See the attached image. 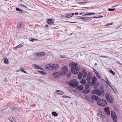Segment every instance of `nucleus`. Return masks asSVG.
<instances>
[{
  "label": "nucleus",
  "instance_id": "35",
  "mask_svg": "<svg viewBox=\"0 0 122 122\" xmlns=\"http://www.w3.org/2000/svg\"><path fill=\"white\" fill-rule=\"evenodd\" d=\"M52 114L53 116H54L56 117L58 116L57 114L55 112H52Z\"/></svg>",
  "mask_w": 122,
  "mask_h": 122
},
{
  "label": "nucleus",
  "instance_id": "50",
  "mask_svg": "<svg viewBox=\"0 0 122 122\" xmlns=\"http://www.w3.org/2000/svg\"><path fill=\"white\" fill-rule=\"evenodd\" d=\"M62 97L64 98H68L69 97L66 96H64L63 95L62 96Z\"/></svg>",
  "mask_w": 122,
  "mask_h": 122
},
{
  "label": "nucleus",
  "instance_id": "9",
  "mask_svg": "<svg viewBox=\"0 0 122 122\" xmlns=\"http://www.w3.org/2000/svg\"><path fill=\"white\" fill-rule=\"evenodd\" d=\"M52 75L54 78H56L58 76H61L59 72H55L52 74Z\"/></svg>",
  "mask_w": 122,
  "mask_h": 122
},
{
  "label": "nucleus",
  "instance_id": "49",
  "mask_svg": "<svg viewBox=\"0 0 122 122\" xmlns=\"http://www.w3.org/2000/svg\"><path fill=\"white\" fill-rule=\"evenodd\" d=\"M36 40V39L33 38L31 39H30L29 40L33 42L34 41V40Z\"/></svg>",
  "mask_w": 122,
  "mask_h": 122
},
{
  "label": "nucleus",
  "instance_id": "43",
  "mask_svg": "<svg viewBox=\"0 0 122 122\" xmlns=\"http://www.w3.org/2000/svg\"><path fill=\"white\" fill-rule=\"evenodd\" d=\"M113 24V22L109 23L106 24L105 25V26H109V25H112Z\"/></svg>",
  "mask_w": 122,
  "mask_h": 122
},
{
  "label": "nucleus",
  "instance_id": "55",
  "mask_svg": "<svg viewBox=\"0 0 122 122\" xmlns=\"http://www.w3.org/2000/svg\"><path fill=\"white\" fill-rule=\"evenodd\" d=\"M75 14L76 15H77L78 14V12H76L75 13Z\"/></svg>",
  "mask_w": 122,
  "mask_h": 122
},
{
  "label": "nucleus",
  "instance_id": "42",
  "mask_svg": "<svg viewBox=\"0 0 122 122\" xmlns=\"http://www.w3.org/2000/svg\"><path fill=\"white\" fill-rule=\"evenodd\" d=\"M107 83L108 85L110 86V87L111 86H112L113 85L110 82H108L107 81Z\"/></svg>",
  "mask_w": 122,
  "mask_h": 122
},
{
  "label": "nucleus",
  "instance_id": "48",
  "mask_svg": "<svg viewBox=\"0 0 122 122\" xmlns=\"http://www.w3.org/2000/svg\"><path fill=\"white\" fill-rule=\"evenodd\" d=\"M93 71L96 74H96H97L98 73L97 71L94 69H93Z\"/></svg>",
  "mask_w": 122,
  "mask_h": 122
},
{
  "label": "nucleus",
  "instance_id": "23",
  "mask_svg": "<svg viewBox=\"0 0 122 122\" xmlns=\"http://www.w3.org/2000/svg\"><path fill=\"white\" fill-rule=\"evenodd\" d=\"M82 73L83 77L84 78L86 77V76L87 74V72L85 70H83L82 72Z\"/></svg>",
  "mask_w": 122,
  "mask_h": 122
},
{
  "label": "nucleus",
  "instance_id": "19",
  "mask_svg": "<svg viewBox=\"0 0 122 122\" xmlns=\"http://www.w3.org/2000/svg\"><path fill=\"white\" fill-rule=\"evenodd\" d=\"M74 14V13H69L66 15V16L67 18H70Z\"/></svg>",
  "mask_w": 122,
  "mask_h": 122
},
{
  "label": "nucleus",
  "instance_id": "33",
  "mask_svg": "<svg viewBox=\"0 0 122 122\" xmlns=\"http://www.w3.org/2000/svg\"><path fill=\"white\" fill-rule=\"evenodd\" d=\"M1 112L3 113H6V108L4 109H2L1 110Z\"/></svg>",
  "mask_w": 122,
  "mask_h": 122
},
{
  "label": "nucleus",
  "instance_id": "12",
  "mask_svg": "<svg viewBox=\"0 0 122 122\" xmlns=\"http://www.w3.org/2000/svg\"><path fill=\"white\" fill-rule=\"evenodd\" d=\"M92 78V75L90 73H89L87 75L86 80L88 81H90Z\"/></svg>",
  "mask_w": 122,
  "mask_h": 122
},
{
  "label": "nucleus",
  "instance_id": "52",
  "mask_svg": "<svg viewBox=\"0 0 122 122\" xmlns=\"http://www.w3.org/2000/svg\"><path fill=\"white\" fill-rule=\"evenodd\" d=\"M111 89L113 90L115 88V87L113 86H111Z\"/></svg>",
  "mask_w": 122,
  "mask_h": 122
},
{
  "label": "nucleus",
  "instance_id": "10",
  "mask_svg": "<svg viewBox=\"0 0 122 122\" xmlns=\"http://www.w3.org/2000/svg\"><path fill=\"white\" fill-rule=\"evenodd\" d=\"M91 18V17H81L80 19L83 20L84 21H90Z\"/></svg>",
  "mask_w": 122,
  "mask_h": 122
},
{
  "label": "nucleus",
  "instance_id": "6",
  "mask_svg": "<svg viewBox=\"0 0 122 122\" xmlns=\"http://www.w3.org/2000/svg\"><path fill=\"white\" fill-rule=\"evenodd\" d=\"M103 93V91L95 90H93L92 93V94H96L98 96H100Z\"/></svg>",
  "mask_w": 122,
  "mask_h": 122
},
{
  "label": "nucleus",
  "instance_id": "21",
  "mask_svg": "<svg viewBox=\"0 0 122 122\" xmlns=\"http://www.w3.org/2000/svg\"><path fill=\"white\" fill-rule=\"evenodd\" d=\"M85 89L83 90L82 92L84 94H87L89 93L90 90L88 88H85Z\"/></svg>",
  "mask_w": 122,
  "mask_h": 122
},
{
  "label": "nucleus",
  "instance_id": "64",
  "mask_svg": "<svg viewBox=\"0 0 122 122\" xmlns=\"http://www.w3.org/2000/svg\"><path fill=\"white\" fill-rule=\"evenodd\" d=\"M16 71L17 72H19V71H18V70H17V71Z\"/></svg>",
  "mask_w": 122,
  "mask_h": 122
},
{
  "label": "nucleus",
  "instance_id": "3",
  "mask_svg": "<svg viewBox=\"0 0 122 122\" xmlns=\"http://www.w3.org/2000/svg\"><path fill=\"white\" fill-rule=\"evenodd\" d=\"M97 104L101 106L106 107L107 105V103L104 99H100L97 102Z\"/></svg>",
  "mask_w": 122,
  "mask_h": 122
},
{
  "label": "nucleus",
  "instance_id": "58",
  "mask_svg": "<svg viewBox=\"0 0 122 122\" xmlns=\"http://www.w3.org/2000/svg\"><path fill=\"white\" fill-rule=\"evenodd\" d=\"M102 81L103 82H104V81H105V80L104 79H102Z\"/></svg>",
  "mask_w": 122,
  "mask_h": 122
},
{
  "label": "nucleus",
  "instance_id": "60",
  "mask_svg": "<svg viewBox=\"0 0 122 122\" xmlns=\"http://www.w3.org/2000/svg\"><path fill=\"white\" fill-rule=\"evenodd\" d=\"M45 26L46 27H48V26L47 25H46Z\"/></svg>",
  "mask_w": 122,
  "mask_h": 122
},
{
  "label": "nucleus",
  "instance_id": "22",
  "mask_svg": "<svg viewBox=\"0 0 122 122\" xmlns=\"http://www.w3.org/2000/svg\"><path fill=\"white\" fill-rule=\"evenodd\" d=\"M11 107H8L6 108V112L7 113H8L10 112H11Z\"/></svg>",
  "mask_w": 122,
  "mask_h": 122
},
{
  "label": "nucleus",
  "instance_id": "28",
  "mask_svg": "<svg viewBox=\"0 0 122 122\" xmlns=\"http://www.w3.org/2000/svg\"><path fill=\"white\" fill-rule=\"evenodd\" d=\"M77 88L79 90H83L84 88V87L82 85H80Z\"/></svg>",
  "mask_w": 122,
  "mask_h": 122
},
{
  "label": "nucleus",
  "instance_id": "54",
  "mask_svg": "<svg viewBox=\"0 0 122 122\" xmlns=\"http://www.w3.org/2000/svg\"><path fill=\"white\" fill-rule=\"evenodd\" d=\"M69 22L72 23H77V22Z\"/></svg>",
  "mask_w": 122,
  "mask_h": 122
},
{
  "label": "nucleus",
  "instance_id": "25",
  "mask_svg": "<svg viewBox=\"0 0 122 122\" xmlns=\"http://www.w3.org/2000/svg\"><path fill=\"white\" fill-rule=\"evenodd\" d=\"M8 119L13 122H14L15 121V119L12 117H10L8 118Z\"/></svg>",
  "mask_w": 122,
  "mask_h": 122
},
{
  "label": "nucleus",
  "instance_id": "27",
  "mask_svg": "<svg viewBox=\"0 0 122 122\" xmlns=\"http://www.w3.org/2000/svg\"><path fill=\"white\" fill-rule=\"evenodd\" d=\"M81 83L83 85H85L86 83L85 80L84 78L82 79L81 81Z\"/></svg>",
  "mask_w": 122,
  "mask_h": 122
},
{
  "label": "nucleus",
  "instance_id": "1",
  "mask_svg": "<svg viewBox=\"0 0 122 122\" xmlns=\"http://www.w3.org/2000/svg\"><path fill=\"white\" fill-rule=\"evenodd\" d=\"M71 65L72 66L71 71L72 73L75 74H77L79 72L78 66L77 64L73 62L72 63Z\"/></svg>",
  "mask_w": 122,
  "mask_h": 122
},
{
  "label": "nucleus",
  "instance_id": "26",
  "mask_svg": "<svg viewBox=\"0 0 122 122\" xmlns=\"http://www.w3.org/2000/svg\"><path fill=\"white\" fill-rule=\"evenodd\" d=\"M86 99L89 102L91 103H93V101L92 100L91 98L89 97H87L86 98Z\"/></svg>",
  "mask_w": 122,
  "mask_h": 122
},
{
  "label": "nucleus",
  "instance_id": "32",
  "mask_svg": "<svg viewBox=\"0 0 122 122\" xmlns=\"http://www.w3.org/2000/svg\"><path fill=\"white\" fill-rule=\"evenodd\" d=\"M95 14V13H86L84 15H93Z\"/></svg>",
  "mask_w": 122,
  "mask_h": 122
},
{
  "label": "nucleus",
  "instance_id": "59",
  "mask_svg": "<svg viewBox=\"0 0 122 122\" xmlns=\"http://www.w3.org/2000/svg\"><path fill=\"white\" fill-rule=\"evenodd\" d=\"M22 5V6H23V7H26L25 6H24V5Z\"/></svg>",
  "mask_w": 122,
  "mask_h": 122
},
{
  "label": "nucleus",
  "instance_id": "5",
  "mask_svg": "<svg viewBox=\"0 0 122 122\" xmlns=\"http://www.w3.org/2000/svg\"><path fill=\"white\" fill-rule=\"evenodd\" d=\"M106 99L108 101L111 103H113V98L108 93H106Z\"/></svg>",
  "mask_w": 122,
  "mask_h": 122
},
{
  "label": "nucleus",
  "instance_id": "39",
  "mask_svg": "<svg viewBox=\"0 0 122 122\" xmlns=\"http://www.w3.org/2000/svg\"><path fill=\"white\" fill-rule=\"evenodd\" d=\"M16 11H19L20 12H22L23 11L19 9L18 8L16 7L15 8Z\"/></svg>",
  "mask_w": 122,
  "mask_h": 122
},
{
  "label": "nucleus",
  "instance_id": "18",
  "mask_svg": "<svg viewBox=\"0 0 122 122\" xmlns=\"http://www.w3.org/2000/svg\"><path fill=\"white\" fill-rule=\"evenodd\" d=\"M94 100H97L99 99V97L96 95H93L91 97Z\"/></svg>",
  "mask_w": 122,
  "mask_h": 122
},
{
  "label": "nucleus",
  "instance_id": "17",
  "mask_svg": "<svg viewBox=\"0 0 122 122\" xmlns=\"http://www.w3.org/2000/svg\"><path fill=\"white\" fill-rule=\"evenodd\" d=\"M56 93L59 95H61L64 94V92L60 90H57L56 91Z\"/></svg>",
  "mask_w": 122,
  "mask_h": 122
},
{
  "label": "nucleus",
  "instance_id": "24",
  "mask_svg": "<svg viewBox=\"0 0 122 122\" xmlns=\"http://www.w3.org/2000/svg\"><path fill=\"white\" fill-rule=\"evenodd\" d=\"M91 83L89 82H87L86 84L85 87V88H88L91 86Z\"/></svg>",
  "mask_w": 122,
  "mask_h": 122
},
{
  "label": "nucleus",
  "instance_id": "41",
  "mask_svg": "<svg viewBox=\"0 0 122 122\" xmlns=\"http://www.w3.org/2000/svg\"><path fill=\"white\" fill-rule=\"evenodd\" d=\"M21 24L20 22H19L17 23V27L18 28H19L21 26Z\"/></svg>",
  "mask_w": 122,
  "mask_h": 122
},
{
  "label": "nucleus",
  "instance_id": "14",
  "mask_svg": "<svg viewBox=\"0 0 122 122\" xmlns=\"http://www.w3.org/2000/svg\"><path fill=\"white\" fill-rule=\"evenodd\" d=\"M97 78L95 76H94L92 82V85L93 86L95 83L97 81Z\"/></svg>",
  "mask_w": 122,
  "mask_h": 122
},
{
  "label": "nucleus",
  "instance_id": "63",
  "mask_svg": "<svg viewBox=\"0 0 122 122\" xmlns=\"http://www.w3.org/2000/svg\"><path fill=\"white\" fill-rule=\"evenodd\" d=\"M103 17V16H101V17Z\"/></svg>",
  "mask_w": 122,
  "mask_h": 122
},
{
  "label": "nucleus",
  "instance_id": "46",
  "mask_svg": "<svg viewBox=\"0 0 122 122\" xmlns=\"http://www.w3.org/2000/svg\"><path fill=\"white\" fill-rule=\"evenodd\" d=\"M71 75V72L69 73L66 76L67 77L69 78Z\"/></svg>",
  "mask_w": 122,
  "mask_h": 122
},
{
  "label": "nucleus",
  "instance_id": "57",
  "mask_svg": "<svg viewBox=\"0 0 122 122\" xmlns=\"http://www.w3.org/2000/svg\"><path fill=\"white\" fill-rule=\"evenodd\" d=\"M17 48V46L16 47H15L14 48V49H16Z\"/></svg>",
  "mask_w": 122,
  "mask_h": 122
},
{
  "label": "nucleus",
  "instance_id": "11",
  "mask_svg": "<svg viewBox=\"0 0 122 122\" xmlns=\"http://www.w3.org/2000/svg\"><path fill=\"white\" fill-rule=\"evenodd\" d=\"M44 53L41 52H37L35 54V55L37 56H44Z\"/></svg>",
  "mask_w": 122,
  "mask_h": 122
},
{
  "label": "nucleus",
  "instance_id": "56",
  "mask_svg": "<svg viewBox=\"0 0 122 122\" xmlns=\"http://www.w3.org/2000/svg\"><path fill=\"white\" fill-rule=\"evenodd\" d=\"M97 86H98L97 85H96L95 86V87H96V88H97Z\"/></svg>",
  "mask_w": 122,
  "mask_h": 122
},
{
  "label": "nucleus",
  "instance_id": "30",
  "mask_svg": "<svg viewBox=\"0 0 122 122\" xmlns=\"http://www.w3.org/2000/svg\"><path fill=\"white\" fill-rule=\"evenodd\" d=\"M78 78L80 79H81L82 77V74L80 72L78 75Z\"/></svg>",
  "mask_w": 122,
  "mask_h": 122
},
{
  "label": "nucleus",
  "instance_id": "31",
  "mask_svg": "<svg viewBox=\"0 0 122 122\" xmlns=\"http://www.w3.org/2000/svg\"><path fill=\"white\" fill-rule=\"evenodd\" d=\"M19 71H21L25 73H26V71L24 70V69L22 67H20V69Z\"/></svg>",
  "mask_w": 122,
  "mask_h": 122
},
{
  "label": "nucleus",
  "instance_id": "15",
  "mask_svg": "<svg viewBox=\"0 0 122 122\" xmlns=\"http://www.w3.org/2000/svg\"><path fill=\"white\" fill-rule=\"evenodd\" d=\"M53 70H55L58 69L59 68V66L57 64H53Z\"/></svg>",
  "mask_w": 122,
  "mask_h": 122
},
{
  "label": "nucleus",
  "instance_id": "51",
  "mask_svg": "<svg viewBox=\"0 0 122 122\" xmlns=\"http://www.w3.org/2000/svg\"><path fill=\"white\" fill-rule=\"evenodd\" d=\"M100 17H96V16H94V17H93V18H100Z\"/></svg>",
  "mask_w": 122,
  "mask_h": 122
},
{
  "label": "nucleus",
  "instance_id": "47",
  "mask_svg": "<svg viewBox=\"0 0 122 122\" xmlns=\"http://www.w3.org/2000/svg\"><path fill=\"white\" fill-rule=\"evenodd\" d=\"M113 90L115 93H117V89L115 88Z\"/></svg>",
  "mask_w": 122,
  "mask_h": 122
},
{
  "label": "nucleus",
  "instance_id": "36",
  "mask_svg": "<svg viewBox=\"0 0 122 122\" xmlns=\"http://www.w3.org/2000/svg\"><path fill=\"white\" fill-rule=\"evenodd\" d=\"M4 62L5 64H8V60L7 58H5L4 59Z\"/></svg>",
  "mask_w": 122,
  "mask_h": 122
},
{
  "label": "nucleus",
  "instance_id": "53",
  "mask_svg": "<svg viewBox=\"0 0 122 122\" xmlns=\"http://www.w3.org/2000/svg\"><path fill=\"white\" fill-rule=\"evenodd\" d=\"M105 79L106 81V82H107V81H108V82H109V81L108 80V79H107V78L106 77V78H105Z\"/></svg>",
  "mask_w": 122,
  "mask_h": 122
},
{
  "label": "nucleus",
  "instance_id": "34",
  "mask_svg": "<svg viewBox=\"0 0 122 122\" xmlns=\"http://www.w3.org/2000/svg\"><path fill=\"white\" fill-rule=\"evenodd\" d=\"M39 73L42 75H44L46 74L45 72L44 71H38Z\"/></svg>",
  "mask_w": 122,
  "mask_h": 122
},
{
  "label": "nucleus",
  "instance_id": "7",
  "mask_svg": "<svg viewBox=\"0 0 122 122\" xmlns=\"http://www.w3.org/2000/svg\"><path fill=\"white\" fill-rule=\"evenodd\" d=\"M111 115L112 119L115 122H117V117L115 112L113 111H111Z\"/></svg>",
  "mask_w": 122,
  "mask_h": 122
},
{
  "label": "nucleus",
  "instance_id": "8",
  "mask_svg": "<svg viewBox=\"0 0 122 122\" xmlns=\"http://www.w3.org/2000/svg\"><path fill=\"white\" fill-rule=\"evenodd\" d=\"M46 69L48 70H53V65L52 64H49L45 66Z\"/></svg>",
  "mask_w": 122,
  "mask_h": 122
},
{
  "label": "nucleus",
  "instance_id": "45",
  "mask_svg": "<svg viewBox=\"0 0 122 122\" xmlns=\"http://www.w3.org/2000/svg\"><path fill=\"white\" fill-rule=\"evenodd\" d=\"M22 46L23 45H22L19 44L17 46V48H19L22 47Z\"/></svg>",
  "mask_w": 122,
  "mask_h": 122
},
{
  "label": "nucleus",
  "instance_id": "44",
  "mask_svg": "<svg viewBox=\"0 0 122 122\" xmlns=\"http://www.w3.org/2000/svg\"><path fill=\"white\" fill-rule=\"evenodd\" d=\"M115 9L114 8L113 9H110L109 8L108 9V10L109 11H113L115 10Z\"/></svg>",
  "mask_w": 122,
  "mask_h": 122
},
{
  "label": "nucleus",
  "instance_id": "2",
  "mask_svg": "<svg viewBox=\"0 0 122 122\" xmlns=\"http://www.w3.org/2000/svg\"><path fill=\"white\" fill-rule=\"evenodd\" d=\"M79 83L75 79L71 80L69 82L70 86L72 87H75L78 85Z\"/></svg>",
  "mask_w": 122,
  "mask_h": 122
},
{
  "label": "nucleus",
  "instance_id": "62",
  "mask_svg": "<svg viewBox=\"0 0 122 122\" xmlns=\"http://www.w3.org/2000/svg\"><path fill=\"white\" fill-rule=\"evenodd\" d=\"M95 65L96 66V65H97V63H96L95 64Z\"/></svg>",
  "mask_w": 122,
  "mask_h": 122
},
{
  "label": "nucleus",
  "instance_id": "16",
  "mask_svg": "<svg viewBox=\"0 0 122 122\" xmlns=\"http://www.w3.org/2000/svg\"><path fill=\"white\" fill-rule=\"evenodd\" d=\"M32 66L35 68H37L42 70V68H41L39 66L36 64H34Z\"/></svg>",
  "mask_w": 122,
  "mask_h": 122
},
{
  "label": "nucleus",
  "instance_id": "40",
  "mask_svg": "<svg viewBox=\"0 0 122 122\" xmlns=\"http://www.w3.org/2000/svg\"><path fill=\"white\" fill-rule=\"evenodd\" d=\"M110 72L114 75H115V72L113 71L112 70H110L109 71Z\"/></svg>",
  "mask_w": 122,
  "mask_h": 122
},
{
  "label": "nucleus",
  "instance_id": "13",
  "mask_svg": "<svg viewBox=\"0 0 122 122\" xmlns=\"http://www.w3.org/2000/svg\"><path fill=\"white\" fill-rule=\"evenodd\" d=\"M104 111L108 115H110V114L109 110V108L108 107H106L104 108Z\"/></svg>",
  "mask_w": 122,
  "mask_h": 122
},
{
  "label": "nucleus",
  "instance_id": "61",
  "mask_svg": "<svg viewBox=\"0 0 122 122\" xmlns=\"http://www.w3.org/2000/svg\"><path fill=\"white\" fill-rule=\"evenodd\" d=\"M82 13H80L79 14L80 15H82Z\"/></svg>",
  "mask_w": 122,
  "mask_h": 122
},
{
  "label": "nucleus",
  "instance_id": "29",
  "mask_svg": "<svg viewBox=\"0 0 122 122\" xmlns=\"http://www.w3.org/2000/svg\"><path fill=\"white\" fill-rule=\"evenodd\" d=\"M87 2H77L76 3L81 5H83L86 4Z\"/></svg>",
  "mask_w": 122,
  "mask_h": 122
},
{
  "label": "nucleus",
  "instance_id": "20",
  "mask_svg": "<svg viewBox=\"0 0 122 122\" xmlns=\"http://www.w3.org/2000/svg\"><path fill=\"white\" fill-rule=\"evenodd\" d=\"M47 22L49 25L52 24L54 23L53 21L51 19H47Z\"/></svg>",
  "mask_w": 122,
  "mask_h": 122
},
{
  "label": "nucleus",
  "instance_id": "4",
  "mask_svg": "<svg viewBox=\"0 0 122 122\" xmlns=\"http://www.w3.org/2000/svg\"><path fill=\"white\" fill-rule=\"evenodd\" d=\"M68 72V70L66 66H64L62 68L61 71L60 72L61 75L63 76L66 75Z\"/></svg>",
  "mask_w": 122,
  "mask_h": 122
},
{
  "label": "nucleus",
  "instance_id": "38",
  "mask_svg": "<svg viewBox=\"0 0 122 122\" xmlns=\"http://www.w3.org/2000/svg\"><path fill=\"white\" fill-rule=\"evenodd\" d=\"M99 78H102V77L100 76V73H98L96 75Z\"/></svg>",
  "mask_w": 122,
  "mask_h": 122
},
{
  "label": "nucleus",
  "instance_id": "37",
  "mask_svg": "<svg viewBox=\"0 0 122 122\" xmlns=\"http://www.w3.org/2000/svg\"><path fill=\"white\" fill-rule=\"evenodd\" d=\"M10 107H11V112L12 111H14L16 109V108L15 107H13L12 106H11Z\"/></svg>",
  "mask_w": 122,
  "mask_h": 122
}]
</instances>
